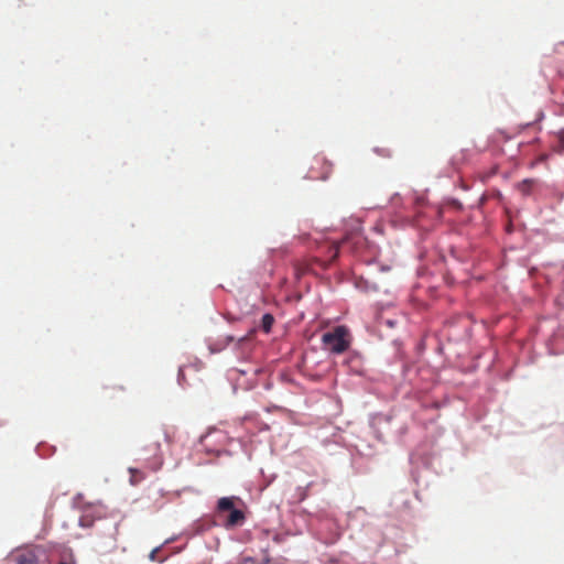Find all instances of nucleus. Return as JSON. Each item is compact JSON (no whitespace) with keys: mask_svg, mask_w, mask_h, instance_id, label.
I'll return each instance as SVG.
<instances>
[{"mask_svg":"<svg viewBox=\"0 0 564 564\" xmlns=\"http://www.w3.org/2000/svg\"><path fill=\"white\" fill-rule=\"evenodd\" d=\"M238 564H258V562L253 557H242Z\"/></svg>","mask_w":564,"mask_h":564,"instance_id":"obj_11","label":"nucleus"},{"mask_svg":"<svg viewBox=\"0 0 564 564\" xmlns=\"http://www.w3.org/2000/svg\"><path fill=\"white\" fill-rule=\"evenodd\" d=\"M158 552H159V547L153 549V550L150 552V554H149V558H150L151 561H156V554H158Z\"/></svg>","mask_w":564,"mask_h":564,"instance_id":"obj_12","label":"nucleus"},{"mask_svg":"<svg viewBox=\"0 0 564 564\" xmlns=\"http://www.w3.org/2000/svg\"><path fill=\"white\" fill-rule=\"evenodd\" d=\"M340 243L341 242H332L325 245L323 248L327 250V253L329 254L328 259H316V261L319 262L323 268L330 265L338 257Z\"/></svg>","mask_w":564,"mask_h":564,"instance_id":"obj_7","label":"nucleus"},{"mask_svg":"<svg viewBox=\"0 0 564 564\" xmlns=\"http://www.w3.org/2000/svg\"><path fill=\"white\" fill-rule=\"evenodd\" d=\"M240 501L238 497H223L217 501L216 511L220 516L229 512L225 527L231 529L241 525L246 520V514L242 510L235 508V502Z\"/></svg>","mask_w":564,"mask_h":564,"instance_id":"obj_1","label":"nucleus"},{"mask_svg":"<svg viewBox=\"0 0 564 564\" xmlns=\"http://www.w3.org/2000/svg\"><path fill=\"white\" fill-rule=\"evenodd\" d=\"M140 460H143L145 467L152 471H156L163 465L161 454V445L159 441H152L140 451Z\"/></svg>","mask_w":564,"mask_h":564,"instance_id":"obj_3","label":"nucleus"},{"mask_svg":"<svg viewBox=\"0 0 564 564\" xmlns=\"http://www.w3.org/2000/svg\"><path fill=\"white\" fill-rule=\"evenodd\" d=\"M10 564H39L37 555L33 550H18L8 558Z\"/></svg>","mask_w":564,"mask_h":564,"instance_id":"obj_6","label":"nucleus"},{"mask_svg":"<svg viewBox=\"0 0 564 564\" xmlns=\"http://www.w3.org/2000/svg\"><path fill=\"white\" fill-rule=\"evenodd\" d=\"M116 550H117V539L113 533L98 539L94 546V551L100 556L111 554Z\"/></svg>","mask_w":564,"mask_h":564,"instance_id":"obj_5","label":"nucleus"},{"mask_svg":"<svg viewBox=\"0 0 564 564\" xmlns=\"http://www.w3.org/2000/svg\"><path fill=\"white\" fill-rule=\"evenodd\" d=\"M274 324V317L272 314L267 313L261 318V328L264 333L269 334L272 329V326Z\"/></svg>","mask_w":564,"mask_h":564,"instance_id":"obj_9","label":"nucleus"},{"mask_svg":"<svg viewBox=\"0 0 564 564\" xmlns=\"http://www.w3.org/2000/svg\"><path fill=\"white\" fill-rule=\"evenodd\" d=\"M324 346L335 354H341L349 347V333L345 326H337L323 335Z\"/></svg>","mask_w":564,"mask_h":564,"instance_id":"obj_2","label":"nucleus"},{"mask_svg":"<svg viewBox=\"0 0 564 564\" xmlns=\"http://www.w3.org/2000/svg\"><path fill=\"white\" fill-rule=\"evenodd\" d=\"M333 171V164L324 156H315L308 171V177L312 180L325 181Z\"/></svg>","mask_w":564,"mask_h":564,"instance_id":"obj_4","label":"nucleus"},{"mask_svg":"<svg viewBox=\"0 0 564 564\" xmlns=\"http://www.w3.org/2000/svg\"><path fill=\"white\" fill-rule=\"evenodd\" d=\"M533 181L532 180H524L522 181L518 187H519V191L523 194V195H529L530 192H531V188H532V185H533Z\"/></svg>","mask_w":564,"mask_h":564,"instance_id":"obj_10","label":"nucleus"},{"mask_svg":"<svg viewBox=\"0 0 564 564\" xmlns=\"http://www.w3.org/2000/svg\"><path fill=\"white\" fill-rule=\"evenodd\" d=\"M128 471L130 474V482L132 485L139 484L145 477L144 473L141 469L134 467H129Z\"/></svg>","mask_w":564,"mask_h":564,"instance_id":"obj_8","label":"nucleus"}]
</instances>
